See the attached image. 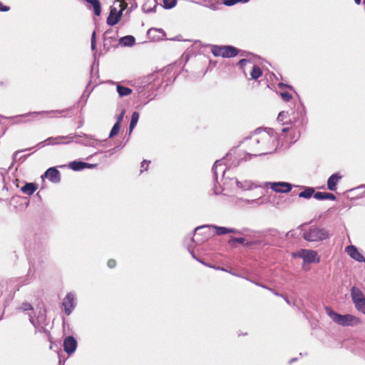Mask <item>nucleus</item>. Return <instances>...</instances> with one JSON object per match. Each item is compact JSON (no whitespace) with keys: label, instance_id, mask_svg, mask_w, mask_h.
<instances>
[{"label":"nucleus","instance_id":"obj_13","mask_svg":"<svg viewBox=\"0 0 365 365\" xmlns=\"http://www.w3.org/2000/svg\"><path fill=\"white\" fill-rule=\"evenodd\" d=\"M43 177H45L53 183H58L61 181L60 172L55 167L48 168L44 173Z\"/></svg>","mask_w":365,"mask_h":365},{"label":"nucleus","instance_id":"obj_11","mask_svg":"<svg viewBox=\"0 0 365 365\" xmlns=\"http://www.w3.org/2000/svg\"><path fill=\"white\" fill-rule=\"evenodd\" d=\"M63 350L68 355L73 354L77 348V341L72 336H66L63 339Z\"/></svg>","mask_w":365,"mask_h":365},{"label":"nucleus","instance_id":"obj_45","mask_svg":"<svg viewBox=\"0 0 365 365\" xmlns=\"http://www.w3.org/2000/svg\"><path fill=\"white\" fill-rule=\"evenodd\" d=\"M125 115V110H123L117 116V120L115 123L120 124Z\"/></svg>","mask_w":365,"mask_h":365},{"label":"nucleus","instance_id":"obj_2","mask_svg":"<svg viewBox=\"0 0 365 365\" xmlns=\"http://www.w3.org/2000/svg\"><path fill=\"white\" fill-rule=\"evenodd\" d=\"M63 139H68L69 142L73 141L80 145L93 148H97L103 143V141L97 139L95 135L80 133L77 135L70 134L67 136L50 137L39 143L38 146L43 147L46 145L59 144Z\"/></svg>","mask_w":365,"mask_h":365},{"label":"nucleus","instance_id":"obj_18","mask_svg":"<svg viewBox=\"0 0 365 365\" xmlns=\"http://www.w3.org/2000/svg\"><path fill=\"white\" fill-rule=\"evenodd\" d=\"M206 227H212L213 229H215V233L217 235H225V234H228V228L227 227H220V226H217V225H203V226H200V227H197L195 229V232H197L198 230H201V229H204V228H206Z\"/></svg>","mask_w":365,"mask_h":365},{"label":"nucleus","instance_id":"obj_52","mask_svg":"<svg viewBox=\"0 0 365 365\" xmlns=\"http://www.w3.org/2000/svg\"><path fill=\"white\" fill-rule=\"evenodd\" d=\"M228 233L240 234V232L235 228H228Z\"/></svg>","mask_w":365,"mask_h":365},{"label":"nucleus","instance_id":"obj_9","mask_svg":"<svg viewBox=\"0 0 365 365\" xmlns=\"http://www.w3.org/2000/svg\"><path fill=\"white\" fill-rule=\"evenodd\" d=\"M289 121L293 123L296 128H302L307 122L304 109L297 111L292 118H289Z\"/></svg>","mask_w":365,"mask_h":365},{"label":"nucleus","instance_id":"obj_5","mask_svg":"<svg viewBox=\"0 0 365 365\" xmlns=\"http://www.w3.org/2000/svg\"><path fill=\"white\" fill-rule=\"evenodd\" d=\"M211 53L214 56L222 58H233L238 55L239 49L232 46H211Z\"/></svg>","mask_w":365,"mask_h":365},{"label":"nucleus","instance_id":"obj_46","mask_svg":"<svg viewBox=\"0 0 365 365\" xmlns=\"http://www.w3.org/2000/svg\"><path fill=\"white\" fill-rule=\"evenodd\" d=\"M9 10H10L9 6H5L1 2H0V12L1 11L6 12V11H9Z\"/></svg>","mask_w":365,"mask_h":365},{"label":"nucleus","instance_id":"obj_35","mask_svg":"<svg viewBox=\"0 0 365 365\" xmlns=\"http://www.w3.org/2000/svg\"><path fill=\"white\" fill-rule=\"evenodd\" d=\"M354 306L359 312L365 314V299L361 301V302L355 304Z\"/></svg>","mask_w":365,"mask_h":365},{"label":"nucleus","instance_id":"obj_26","mask_svg":"<svg viewBox=\"0 0 365 365\" xmlns=\"http://www.w3.org/2000/svg\"><path fill=\"white\" fill-rule=\"evenodd\" d=\"M88 4H89L94 11L96 16H98L101 13V5L99 0H85Z\"/></svg>","mask_w":365,"mask_h":365},{"label":"nucleus","instance_id":"obj_63","mask_svg":"<svg viewBox=\"0 0 365 365\" xmlns=\"http://www.w3.org/2000/svg\"><path fill=\"white\" fill-rule=\"evenodd\" d=\"M64 362H62L61 359H59V363L58 365H63Z\"/></svg>","mask_w":365,"mask_h":365},{"label":"nucleus","instance_id":"obj_34","mask_svg":"<svg viewBox=\"0 0 365 365\" xmlns=\"http://www.w3.org/2000/svg\"><path fill=\"white\" fill-rule=\"evenodd\" d=\"M245 242V240L243 237H232L230 238V240H229L228 243L230 245L234 246L235 242H238V243H240V244H244Z\"/></svg>","mask_w":365,"mask_h":365},{"label":"nucleus","instance_id":"obj_29","mask_svg":"<svg viewBox=\"0 0 365 365\" xmlns=\"http://www.w3.org/2000/svg\"><path fill=\"white\" fill-rule=\"evenodd\" d=\"M140 114L138 112L135 111L132 113L130 122L129 125V132L131 133L134 128L135 127L136 124L138 123V121L139 120Z\"/></svg>","mask_w":365,"mask_h":365},{"label":"nucleus","instance_id":"obj_38","mask_svg":"<svg viewBox=\"0 0 365 365\" xmlns=\"http://www.w3.org/2000/svg\"><path fill=\"white\" fill-rule=\"evenodd\" d=\"M150 163V161H141L140 170V173H143L144 171L148 170Z\"/></svg>","mask_w":365,"mask_h":365},{"label":"nucleus","instance_id":"obj_24","mask_svg":"<svg viewBox=\"0 0 365 365\" xmlns=\"http://www.w3.org/2000/svg\"><path fill=\"white\" fill-rule=\"evenodd\" d=\"M112 154H113V153L110 150H107V151H104V152L101 150V151L96 152L92 155H90L85 160H89L92 158H97L98 159L108 158H110Z\"/></svg>","mask_w":365,"mask_h":365},{"label":"nucleus","instance_id":"obj_20","mask_svg":"<svg viewBox=\"0 0 365 365\" xmlns=\"http://www.w3.org/2000/svg\"><path fill=\"white\" fill-rule=\"evenodd\" d=\"M38 185L33 182H26L21 187V191L28 195H31L37 190Z\"/></svg>","mask_w":365,"mask_h":365},{"label":"nucleus","instance_id":"obj_33","mask_svg":"<svg viewBox=\"0 0 365 365\" xmlns=\"http://www.w3.org/2000/svg\"><path fill=\"white\" fill-rule=\"evenodd\" d=\"M177 4V0H163V7L165 9L173 8Z\"/></svg>","mask_w":365,"mask_h":365},{"label":"nucleus","instance_id":"obj_7","mask_svg":"<svg viewBox=\"0 0 365 365\" xmlns=\"http://www.w3.org/2000/svg\"><path fill=\"white\" fill-rule=\"evenodd\" d=\"M62 306L65 314L69 316L76 306V294L73 292H68L63 300Z\"/></svg>","mask_w":365,"mask_h":365},{"label":"nucleus","instance_id":"obj_40","mask_svg":"<svg viewBox=\"0 0 365 365\" xmlns=\"http://www.w3.org/2000/svg\"><path fill=\"white\" fill-rule=\"evenodd\" d=\"M36 322L37 324H46V317L43 314H41L36 319H35Z\"/></svg>","mask_w":365,"mask_h":365},{"label":"nucleus","instance_id":"obj_39","mask_svg":"<svg viewBox=\"0 0 365 365\" xmlns=\"http://www.w3.org/2000/svg\"><path fill=\"white\" fill-rule=\"evenodd\" d=\"M287 113L284 111H282L279 113L277 117V120L279 122H282L283 125L287 124V122H283L284 119L287 117Z\"/></svg>","mask_w":365,"mask_h":365},{"label":"nucleus","instance_id":"obj_56","mask_svg":"<svg viewBox=\"0 0 365 365\" xmlns=\"http://www.w3.org/2000/svg\"><path fill=\"white\" fill-rule=\"evenodd\" d=\"M84 124V120L83 119H81L78 121V128H81Z\"/></svg>","mask_w":365,"mask_h":365},{"label":"nucleus","instance_id":"obj_57","mask_svg":"<svg viewBox=\"0 0 365 365\" xmlns=\"http://www.w3.org/2000/svg\"><path fill=\"white\" fill-rule=\"evenodd\" d=\"M210 8L214 11L217 10L218 7L215 4H211L210 6Z\"/></svg>","mask_w":365,"mask_h":365},{"label":"nucleus","instance_id":"obj_50","mask_svg":"<svg viewBox=\"0 0 365 365\" xmlns=\"http://www.w3.org/2000/svg\"><path fill=\"white\" fill-rule=\"evenodd\" d=\"M278 87H279V88H281V89H282V88H290V89H292V87L291 86H289L288 84H285V83H279L278 84Z\"/></svg>","mask_w":365,"mask_h":365},{"label":"nucleus","instance_id":"obj_30","mask_svg":"<svg viewBox=\"0 0 365 365\" xmlns=\"http://www.w3.org/2000/svg\"><path fill=\"white\" fill-rule=\"evenodd\" d=\"M262 75L261 68L257 65H254L250 71L252 79L257 80Z\"/></svg>","mask_w":365,"mask_h":365},{"label":"nucleus","instance_id":"obj_28","mask_svg":"<svg viewBox=\"0 0 365 365\" xmlns=\"http://www.w3.org/2000/svg\"><path fill=\"white\" fill-rule=\"evenodd\" d=\"M70 109H65V110H49V111H39V112H30V113H26L24 115H22L21 116H29V115H32V116H36L38 115H41V114H46V113H65V112H67Z\"/></svg>","mask_w":365,"mask_h":365},{"label":"nucleus","instance_id":"obj_53","mask_svg":"<svg viewBox=\"0 0 365 365\" xmlns=\"http://www.w3.org/2000/svg\"><path fill=\"white\" fill-rule=\"evenodd\" d=\"M269 291H270L273 294H274L275 296H277V297H283V294H279L278 292H277L276 291H274L273 289H271L269 288Z\"/></svg>","mask_w":365,"mask_h":365},{"label":"nucleus","instance_id":"obj_25","mask_svg":"<svg viewBox=\"0 0 365 365\" xmlns=\"http://www.w3.org/2000/svg\"><path fill=\"white\" fill-rule=\"evenodd\" d=\"M304 190L299 193V197L305 199H309L316 193L314 188L312 187H303Z\"/></svg>","mask_w":365,"mask_h":365},{"label":"nucleus","instance_id":"obj_17","mask_svg":"<svg viewBox=\"0 0 365 365\" xmlns=\"http://www.w3.org/2000/svg\"><path fill=\"white\" fill-rule=\"evenodd\" d=\"M351 297L354 305L365 299L363 292L356 287H353L351 289Z\"/></svg>","mask_w":365,"mask_h":365},{"label":"nucleus","instance_id":"obj_41","mask_svg":"<svg viewBox=\"0 0 365 365\" xmlns=\"http://www.w3.org/2000/svg\"><path fill=\"white\" fill-rule=\"evenodd\" d=\"M187 250H188L189 252L190 253V255H191V256H192V257L193 259H196V260H197L198 262H201V263H202V264H203V262H202V261L199 260V259L196 257V256H195V253H194L193 250L192 249V247H191L190 245H188V247H187ZM204 264H205L206 266L210 267V265H208L207 264L204 263Z\"/></svg>","mask_w":365,"mask_h":365},{"label":"nucleus","instance_id":"obj_12","mask_svg":"<svg viewBox=\"0 0 365 365\" xmlns=\"http://www.w3.org/2000/svg\"><path fill=\"white\" fill-rule=\"evenodd\" d=\"M299 257L303 259L304 262L312 263L316 261L317 252L311 250H302L299 252ZM317 262H319V259H317Z\"/></svg>","mask_w":365,"mask_h":365},{"label":"nucleus","instance_id":"obj_43","mask_svg":"<svg viewBox=\"0 0 365 365\" xmlns=\"http://www.w3.org/2000/svg\"><path fill=\"white\" fill-rule=\"evenodd\" d=\"M153 32H159V33L162 34V36H165V32H164V31H163V29H154V28H153V29H150L148 30V35H151V34H152Z\"/></svg>","mask_w":365,"mask_h":365},{"label":"nucleus","instance_id":"obj_37","mask_svg":"<svg viewBox=\"0 0 365 365\" xmlns=\"http://www.w3.org/2000/svg\"><path fill=\"white\" fill-rule=\"evenodd\" d=\"M280 96L285 102H289L292 98V95L288 92H281Z\"/></svg>","mask_w":365,"mask_h":365},{"label":"nucleus","instance_id":"obj_15","mask_svg":"<svg viewBox=\"0 0 365 365\" xmlns=\"http://www.w3.org/2000/svg\"><path fill=\"white\" fill-rule=\"evenodd\" d=\"M346 253L354 259L357 262H365V258L358 251L357 248L354 245H349L346 247Z\"/></svg>","mask_w":365,"mask_h":365},{"label":"nucleus","instance_id":"obj_58","mask_svg":"<svg viewBox=\"0 0 365 365\" xmlns=\"http://www.w3.org/2000/svg\"><path fill=\"white\" fill-rule=\"evenodd\" d=\"M250 0H236V3H247Z\"/></svg>","mask_w":365,"mask_h":365},{"label":"nucleus","instance_id":"obj_55","mask_svg":"<svg viewBox=\"0 0 365 365\" xmlns=\"http://www.w3.org/2000/svg\"><path fill=\"white\" fill-rule=\"evenodd\" d=\"M255 244H256L255 242H247L245 243V246L250 247V246H252V245H253Z\"/></svg>","mask_w":365,"mask_h":365},{"label":"nucleus","instance_id":"obj_62","mask_svg":"<svg viewBox=\"0 0 365 365\" xmlns=\"http://www.w3.org/2000/svg\"><path fill=\"white\" fill-rule=\"evenodd\" d=\"M354 1H355V3H356V4H358V5H359V4H361V0H354Z\"/></svg>","mask_w":365,"mask_h":365},{"label":"nucleus","instance_id":"obj_31","mask_svg":"<svg viewBox=\"0 0 365 365\" xmlns=\"http://www.w3.org/2000/svg\"><path fill=\"white\" fill-rule=\"evenodd\" d=\"M29 149L22 150H18L15 152L13 155L12 160H17V158H19L18 160H26L29 157L31 156V153H27L21 156H19L21 153L26 152L29 150Z\"/></svg>","mask_w":365,"mask_h":365},{"label":"nucleus","instance_id":"obj_1","mask_svg":"<svg viewBox=\"0 0 365 365\" xmlns=\"http://www.w3.org/2000/svg\"><path fill=\"white\" fill-rule=\"evenodd\" d=\"M279 143V136L277 129L267 128H257L253 133L240 142L245 144L248 150L240 151L237 147L232 148L220 160H247L252 157H259L270 154L277 150Z\"/></svg>","mask_w":365,"mask_h":365},{"label":"nucleus","instance_id":"obj_8","mask_svg":"<svg viewBox=\"0 0 365 365\" xmlns=\"http://www.w3.org/2000/svg\"><path fill=\"white\" fill-rule=\"evenodd\" d=\"M125 6H123L120 11H118L115 7H110V14L106 20L109 26H114L118 23L122 16V12L125 9Z\"/></svg>","mask_w":365,"mask_h":365},{"label":"nucleus","instance_id":"obj_23","mask_svg":"<svg viewBox=\"0 0 365 365\" xmlns=\"http://www.w3.org/2000/svg\"><path fill=\"white\" fill-rule=\"evenodd\" d=\"M314 197L318 200H334L336 197L334 194L330 192H317L314 195Z\"/></svg>","mask_w":365,"mask_h":365},{"label":"nucleus","instance_id":"obj_54","mask_svg":"<svg viewBox=\"0 0 365 365\" xmlns=\"http://www.w3.org/2000/svg\"><path fill=\"white\" fill-rule=\"evenodd\" d=\"M146 86H140L138 89H137V91L138 93V94H140L143 93V90L145 89V87Z\"/></svg>","mask_w":365,"mask_h":365},{"label":"nucleus","instance_id":"obj_32","mask_svg":"<svg viewBox=\"0 0 365 365\" xmlns=\"http://www.w3.org/2000/svg\"><path fill=\"white\" fill-rule=\"evenodd\" d=\"M120 129V124L118 123H115L111 128V130L109 133V138H111L115 135H117Z\"/></svg>","mask_w":365,"mask_h":365},{"label":"nucleus","instance_id":"obj_27","mask_svg":"<svg viewBox=\"0 0 365 365\" xmlns=\"http://www.w3.org/2000/svg\"><path fill=\"white\" fill-rule=\"evenodd\" d=\"M116 90L118 96L120 98L128 96L132 93V90L130 88L121 86L120 84H117Z\"/></svg>","mask_w":365,"mask_h":365},{"label":"nucleus","instance_id":"obj_21","mask_svg":"<svg viewBox=\"0 0 365 365\" xmlns=\"http://www.w3.org/2000/svg\"><path fill=\"white\" fill-rule=\"evenodd\" d=\"M119 43L123 46H132L135 43V38L131 35H127L119 39Z\"/></svg>","mask_w":365,"mask_h":365},{"label":"nucleus","instance_id":"obj_14","mask_svg":"<svg viewBox=\"0 0 365 365\" xmlns=\"http://www.w3.org/2000/svg\"><path fill=\"white\" fill-rule=\"evenodd\" d=\"M68 166L73 170L79 171L84 168H96L97 164L86 163L83 161H71Z\"/></svg>","mask_w":365,"mask_h":365},{"label":"nucleus","instance_id":"obj_44","mask_svg":"<svg viewBox=\"0 0 365 365\" xmlns=\"http://www.w3.org/2000/svg\"><path fill=\"white\" fill-rule=\"evenodd\" d=\"M96 31H93V34H92V36H91V49L93 51H94L95 48H96Z\"/></svg>","mask_w":365,"mask_h":365},{"label":"nucleus","instance_id":"obj_16","mask_svg":"<svg viewBox=\"0 0 365 365\" xmlns=\"http://www.w3.org/2000/svg\"><path fill=\"white\" fill-rule=\"evenodd\" d=\"M342 178L339 173L332 174L327 180V188L331 191H335L336 190V185L339 181Z\"/></svg>","mask_w":365,"mask_h":365},{"label":"nucleus","instance_id":"obj_42","mask_svg":"<svg viewBox=\"0 0 365 365\" xmlns=\"http://www.w3.org/2000/svg\"><path fill=\"white\" fill-rule=\"evenodd\" d=\"M222 4L227 6H232L236 4V0H222Z\"/></svg>","mask_w":365,"mask_h":365},{"label":"nucleus","instance_id":"obj_59","mask_svg":"<svg viewBox=\"0 0 365 365\" xmlns=\"http://www.w3.org/2000/svg\"><path fill=\"white\" fill-rule=\"evenodd\" d=\"M288 130H289V128H287V127H284V128H282V129H281V132H282V133H286V132H287V131H288Z\"/></svg>","mask_w":365,"mask_h":365},{"label":"nucleus","instance_id":"obj_10","mask_svg":"<svg viewBox=\"0 0 365 365\" xmlns=\"http://www.w3.org/2000/svg\"><path fill=\"white\" fill-rule=\"evenodd\" d=\"M270 185L271 188L276 192L287 193L291 191L292 188V184L285 182H266L265 185Z\"/></svg>","mask_w":365,"mask_h":365},{"label":"nucleus","instance_id":"obj_47","mask_svg":"<svg viewBox=\"0 0 365 365\" xmlns=\"http://www.w3.org/2000/svg\"><path fill=\"white\" fill-rule=\"evenodd\" d=\"M250 63V60H247V59H245V58H242L241 60H240L238 64L240 67H243L245 66L247 63Z\"/></svg>","mask_w":365,"mask_h":365},{"label":"nucleus","instance_id":"obj_61","mask_svg":"<svg viewBox=\"0 0 365 365\" xmlns=\"http://www.w3.org/2000/svg\"><path fill=\"white\" fill-rule=\"evenodd\" d=\"M214 192L215 193V195H219L220 194V192L217 190L216 186L215 185V187H214Z\"/></svg>","mask_w":365,"mask_h":365},{"label":"nucleus","instance_id":"obj_48","mask_svg":"<svg viewBox=\"0 0 365 365\" xmlns=\"http://www.w3.org/2000/svg\"><path fill=\"white\" fill-rule=\"evenodd\" d=\"M107 264L109 268H114L116 266V262L114 259H109Z\"/></svg>","mask_w":365,"mask_h":365},{"label":"nucleus","instance_id":"obj_36","mask_svg":"<svg viewBox=\"0 0 365 365\" xmlns=\"http://www.w3.org/2000/svg\"><path fill=\"white\" fill-rule=\"evenodd\" d=\"M20 310H22L24 312L31 311L33 310V307L31 304L28 302H24L21 305V307L19 308Z\"/></svg>","mask_w":365,"mask_h":365},{"label":"nucleus","instance_id":"obj_6","mask_svg":"<svg viewBox=\"0 0 365 365\" xmlns=\"http://www.w3.org/2000/svg\"><path fill=\"white\" fill-rule=\"evenodd\" d=\"M212 171L216 182L218 180V175H221L222 180L224 181L223 184H225L227 180L230 179L229 176H226L230 170L227 169V165L224 163V161H215Z\"/></svg>","mask_w":365,"mask_h":365},{"label":"nucleus","instance_id":"obj_51","mask_svg":"<svg viewBox=\"0 0 365 365\" xmlns=\"http://www.w3.org/2000/svg\"><path fill=\"white\" fill-rule=\"evenodd\" d=\"M250 281L251 282L254 283L255 284H256L257 286H259V287H262V288H264V289H268V290H269V287H267V286H265V285H264V284H260V283H258V282H253V281H252V280H250Z\"/></svg>","mask_w":365,"mask_h":365},{"label":"nucleus","instance_id":"obj_64","mask_svg":"<svg viewBox=\"0 0 365 365\" xmlns=\"http://www.w3.org/2000/svg\"><path fill=\"white\" fill-rule=\"evenodd\" d=\"M216 269H220V270H222V271H226V269H224V268H220V267H217V268H216Z\"/></svg>","mask_w":365,"mask_h":365},{"label":"nucleus","instance_id":"obj_22","mask_svg":"<svg viewBox=\"0 0 365 365\" xmlns=\"http://www.w3.org/2000/svg\"><path fill=\"white\" fill-rule=\"evenodd\" d=\"M29 321L32 324V325L34 327L36 332L49 334V332L46 330V329L45 327L46 324H37L36 322L35 319H34V317H32V315L30 314H29Z\"/></svg>","mask_w":365,"mask_h":365},{"label":"nucleus","instance_id":"obj_4","mask_svg":"<svg viewBox=\"0 0 365 365\" xmlns=\"http://www.w3.org/2000/svg\"><path fill=\"white\" fill-rule=\"evenodd\" d=\"M329 232L323 227H310L303 233L304 239L309 242L322 241L329 238Z\"/></svg>","mask_w":365,"mask_h":365},{"label":"nucleus","instance_id":"obj_3","mask_svg":"<svg viewBox=\"0 0 365 365\" xmlns=\"http://www.w3.org/2000/svg\"><path fill=\"white\" fill-rule=\"evenodd\" d=\"M326 312L333 322L343 327L353 326L360 322L358 317L351 314H339L334 312L330 307H326Z\"/></svg>","mask_w":365,"mask_h":365},{"label":"nucleus","instance_id":"obj_19","mask_svg":"<svg viewBox=\"0 0 365 365\" xmlns=\"http://www.w3.org/2000/svg\"><path fill=\"white\" fill-rule=\"evenodd\" d=\"M235 182L239 188H241L244 190H250L253 189L254 187H260L259 185H257L254 182H252V181H250V180H245L243 182H240V181L237 180V179H235Z\"/></svg>","mask_w":365,"mask_h":365},{"label":"nucleus","instance_id":"obj_49","mask_svg":"<svg viewBox=\"0 0 365 365\" xmlns=\"http://www.w3.org/2000/svg\"><path fill=\"white\" fill-rule=\"evenodd\" d=\"M157 7V4H155V6L153 8L150 9H145V7H143V10L145 13H150V12H155Z\"/></svg>","mask_w":365,"mask_h":365},{"label":"nucleus","instance_id":"obj_60","mask_svg":"<svg viewBox=\"0 0 365 365\" xmlns=\"http://www.w3.org/2000/svg\"><path fill=\"white\" fill-rule=\"evenodd\" d=\"M282 297L285 300V302H286L288 304H291L290 301H289V300L286 297H284V296L283 295V297Z\"/></svg>","mask_w":365,"mask_h":365}]
</instances>
